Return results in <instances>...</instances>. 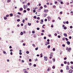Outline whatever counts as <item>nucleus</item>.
Wrapping results in <instances>:
<instances>
[{
    "label": "nucleus",
    "instance_id": "nucleus-1",
    "mask_svg": "<svg viewBox=\"0 0 73 73\" xmlns=\"http://www.w3.org/2000/svg\"><path fill=\"white\" fill-rule=\"evenodd\" d=\"M69 73H72V72H73V70H70L69 71Z\"/></svg>",
    "mask_w": 73,
    "mask_h": 73
},
{
    "label": "nucleus",
    "instance_id": "nucleus-2",
    "mask_svg": "<svg viewBox=\"0 0 73 73\" xmlns=\"http://www.w3.org/2000/svg\"><path fill=\"white\" fill-rule=\"evenodd\" d=\"M24 7L23 8H24V9H26V8H27V5H24Z\"/></svg>",
    "mask_w": 73,
    "mask_h": 73
},
{
    "label": "nucleus",
    "instance_id": "nucleus-3",
    "mask_svg": "<svg viewBox=\"0 0 73 73\" xmlns=\"http://www.w3.org/2000/svg\"><path fill=\"white\" fill-rule=\"evenodd\" d=\"M44 60H45L46 61L48 60V58L47 57V56H44Z\"/></svg>",
    "mask_w": 73,
    "mask_h": 73
},
{
    "label": "nucleus",
    "instance_id": "nucleus-4",
    "mask_svg": "<svg viewBox=\"0 0 73 73\" xmlns=\"http://www.w3.org/2000/svg\"><path fill=\"white\" fill-rule=\"evenodd\" d=\"M66 70H69V68L68 66H67V67L66 68Z\"/></svg>",
    "mask_w": 73,
    "mask_h": 73
},
{
    "label": "nucleus",
    "instance_id": "nucleus-5",
    "mask_svg": "<svg viewBox=\"0 0 73 73\" xmlns=\"http://www.w3.org/2000/svg\"><path fill=\"white\" fill-rule=\"evenodd\" d=\"M66 43L68 45H70V42L69 41H68Z\"/></svg>",
    "mask_w": 73,
    "mask_h": 73
},
{
    "label": "nucleus",
    "instance_id": "nucleus-6",
    "mask_svg": "<svg viewBox=\"0 0 73 73\" xmlns=\"http://www.w3.org/2000/svg\"><path fill=\"white\" fill-rule=\"evenodd\" d=\"M50 44V43L49 42H47V43H46L45 44V45H48V44Z\"/></svg>",
    "mask_w": 73,
    "mask_h": 73
},
{
    "label": "nucleus",
    "instance_id": "nucleus-7",
    "mask_svg": "<svg viewBox=\"0 0 73 73\" xmlns=\"http://www.w3.org/2000/svg\"><path fill=\"white\" fill-rule=\"evenodd\" d=\"M64 35L65 37H67V34H66L64 33Z\"/></svg>",
    "mask_w": 73,
    "mask_h": 73
},
{
    "label": "nucleus",
    "instance_id": "nucleus-8",
    "mask_svg": "<svg viewBox=\"0 0 73 73\" xmlns=\"http://www.w3.org/2000/svg\"><path fill=\"white\" fill-rule=\"evenodd\" d=\"M48 10H44V12H45V13L47 12H48Z\"/></svg>",
    "mask_w": 73,
    "mask_h": 73
},
{
    "label": "nucleus",
    "instance_id": "nucleus-9",
    "mask_svg": "<svg viewBox=\"0 0 73 73\" xmlns=\"http://www.w3.org/2000/svg\"><path fill=\"white\" fill-rule=\"evenodd\" d=\"M23 8H20L19 9L20 11H23Z\"/></svg>",
    "mask_w": 73,
    "mask_h": 73
},
{
    "label": "nucleus",
    "instance_id": "nucleus-10",
    "mask_svg": "<svg viewBox=\"0 0 73 73\" xmlns=\"http://www.w3.org/2000/svg\"><path fill=\"white\" fill-rule=\"evenodd\" d=\"M10 15L11 17H12V16H13V14L12 13L10 14Z\"/></svg>",
    "mask_w": 73,
    "mask_h": 73
},
{
    "label": "nucleus",
    "instance_id": "nucleus-11",
    "mask_svg": "<svg viewBox=\"0 0 73 73\" xmlns=\"http://www.w3.org/2000/svg\"><path fill=\"white\" fill-rule=\"evenodd\" d=\"M4 20H7V18L6 17H4Z\"/></svg>",
    "mask_w": 73,
    "mask_h": 73
},
{
    "label": "nucleus",
    "instance_id": "nucleus-12",
    "mask_svg": "<svg viewBox=\"0 0 73 73\" xmlns=\"http://www.w3.org/2000/svg\"><path fill=\"white\" fill-rule=\"evenodd\" d=\"M71 50V48H69V49H68V51H70V50Z\"/></svg>",
    "mask_w": 73,
    "mask_h": 73
},
{
    "label": "nucleus",
    "instance_id": "nucleus-13",
    "mask_svg": "<svg viewBox=\"0 0 73 73\" xmlns=\"http://www.w3.org/2000/svg\"><path fill=\"white\" fill-rule=\"evenodd\" d=\"M50 71V67H48V69H47V71L48 72H49Z\"/></svg>",
    "mask_w": 73,
    "mask_h": 73
},
{
    "label": "nucleus",
    "instance_id": "nucleus-14",
    "mask_svg": "<svg viewBox=\"0 0 73 73\" xmlns=\"http://www.w3.org/2000/svg\"><path fill=\"white\" fill-rule=\"evenodd\" d=\"M20 35H23V32H21V33H20Z\"/></svg>",
    "mask_w": 73,
    "mask_h": 73
},
{
    "label": "nucleus",
    "instance_id": "nucleus-15",
    "mask_svg": "<svg viewBox=\"0 0 73 73\" xmlns=\"http://www.w3.org/2000/svg\"><path fill=\"white\" fill-rule=\"evenodd\" d=\"M7 2V3H10V2H11V0H8Z\"/></svg>",
    "mask_w": 73,
    "mask_h": 73
},
{
    "label": "nucleus",
    "instance_id": "nucleus-16",
    "mask_svg": "<svg viewBox=\"0 0 73 73\" xmlns=\"http://www.w3.org/2000/svg\"><path fill=\"white\" fill-rule=\"evenodd\" d=\"M56 6L55 5H54L53 7V8H56Z\"/></svg>",
    "mask_w": 73,
    "mask_h": 73
},
{
    "label": "nucleus",
    "instance_id": "nucleus-17",
    "mask_svg": "<svg viewBox=\"0 0 73 73\" xmlns=\"http://www.w3.org/2000/svg\"><path fill=\"white\" fill-rule=\"evenodd\" d=\"M18 15H21V13L20 12H18Z\"/></svg>",
    "mask_w": 73,
    "mask_h": 73
},
{
    "label": "nucleus",
    "instance_id": "nucleus-18",
    "mask_svg": "<svg viewBox=\"0 0 73 73\" xmlns=\"http://www.w3.org/2000/svg\"><path fill=\"white\" fill-rule=\"evenodd\" d=\"M28 25L29 26H31V23H28Z\"/></svg>",
    "mask_w": 73,
    "mask_h": 73
},
{
    "label": "nucleus",
    "instance_id": "nucleus-19",
    "mask_svg": "<svg viewBox=\"0 0 73 73\" xmlns=\"http://www.w3.org/2000/svg\"><path fill=\"white\" fill-rule=\"evenodd\" d=\"M38 47H36L35 48V50H36L38 49Z\"/></svg>",
    "mask_w": 73,
    "mask_h": 73
},
{
    "label": "nucleus",
    "instance_id": "nucleus-20",
    "mask_svg": "<svg viewBox=\"0 0 73 73\" xmlns=\"http://www.w3.org/2000/svg\"><path fill=\"white\" fill-rule=\"evenodd\" d=\"M17 21H18V22H19V21H20V19H18L17 20Z\"/></svg>",
    "mask_w": 73,
    "mask_h": 73
},
{
    "label": "nucleus",
    "instance_id": "nucleus-21",
    "mask_svg": "<svg viewBox=\"0 0 73 73\" xmlns=\"http://www.w3.org/2000/svg\"><path fill=\"white\" fill-rule=\"evenodd\" d=\"M23 12H24V13H26V12H27V11L25 10H24Z\"/></svg>",
    "mask_w": 73,
    "mask_h": 73
},
{
    "label": "nucleus",
    "instance_id": "nucleus-22",
    "mask_svg": "<svg viewBox=\"0 0 73 73\" xmlns=\"http://www.w3.org/2000/svg\"><path fill=\"white\" fill-rule=\"evenodd\" d=\"M52 50L53 51H55V48H53L52 49Z\"/></svg>",
    "mask_w": 73,
    "mask_h": 73
},
{
    "label": "nucleus",
    "instance_id": "nucleus-23",
    "mask_svg": "<svg viewBox=\"0 0 73 73\" xmlns=\"http://www.w3.org/2000/svg\"><path fill=\"white\" fill-rule=\"evenodd\" d=\"M42 33H44V32H45V30H42Z\"/></svg>",
    "mask_w": 73,
    "mask_h": 73
},
{
    "label": "nucleus",
    "instance_id": "nucleus-24",
    "mask_svg": "<svg viewBox=\"0 0 73 73\" xmlns=\"http://www.w3.org/2000/svg\"><path fill=\"white\" fill-rule=\"evenodd\" d=\"M60 15H62V11H61L60 12Z\"/></svg>",
    "mask_w": 73,
    "mask_h": 73
},
{
    "label": "nucleus",
    "instance_id": "nucleus-25",
    "mask_svg": "<svg viewBox=\"0 0 73 73\" xmlns=\"http://www.w3.org/2000/svg\"><path fill=\"white\" fill-rule=\"evenodd\" d=\"M34 19H36V18H37V17H36V16H34Z\"/></svg>",
    "mask_w": 73,
    "mask_h": 73
},
{
    "label": "nucleus",
    "instance_id": "nucleus-26",
    "mask_svg": "<svg viewBox=\"0 0 73 73\" xmlns=\"http://www.w3.org/2000/svg\"><path fill=\"white\" fill-rule=\"evenodd\" d=\"M27 10L28 11H30V9L29 8H28L27 9Z\"/></svg>",
    "mask_w": 73,
    "mask_h": 73
},
{
    "label": "nucleus",
    "instance_id": "nucleus-27",
    "mask_svg": "<svg viewBox=\"0 0 73 73\" xmlns=\"http://www.w3.org/2000/svg\"><path fill=\"white\" fill-rule=\"evenodd\" d=\"M67 64L68 65H69L70 64V63L69 62H67Z\"/></svg>",
    "mask_w": 73,
    "mask_h": 73
},
{
    "label": "nucleus",
    "instance_id": "nucleus-28",
    "mask_svg": "<svg viewBox=\"0 0 73 73\" xmlns=\"http://www.w3.org/2000/svg\"><path fill=\"white\" fill-rule=\"evenodd\" d=\"M41 21L42 23H43V22H44V21H43V19H41Z\"/></svg>",
    "mask_w": 73,
    "mask_h": 73
},
{
    "label": "nucleus",
    "instance_id": "nucleus-29",
    "mask_svg": "<svg viewBox=\"0 0 73 73\" xmlns=\"http://www.w3.org/2000/svg\"><path fill=\"white\" fill-rule=\"evenodd\" d=\"M60 72H63V70H60Z\"/></svg>",
    "mask_w": 73,
    "mask_h": 73
},
{
    "label": "nucleus",
    "instance_id": "nucleus-30",
    "mask_svg": "<svg viewBox=\"0 0 73 73\" xmlns=\"http://www.w3.org/2000/svg\"><path fill=\"white\" fill-rule=\"evenodd\" d=\"M46 14H45L44 15V17H46Z\"/></svg>",
    "mask_w": 73,
    "mask_h": 73
},
{
    "label": "nucleus",
    "instance_id": "nucleus-31",
    "mask_svg": "<svg viewBox=\"0 0 73 73\" xmlns=\"http://www.w3.org/2000/svg\"><path fill=\"white\" fill-rule=\"evenodd\" d=\"M25 22V19H23V23H24Z\"/></svg>",
    "mask_w": 73,
    "mask_h": 73
},
{
    "label": "nucleus",
    "instance_id": "nucleus-32",
    "mask_svg": "<svg viewBox=\"0 0 73 73\" xmlns=\"http://www.w3.org/2000/svg\"><path fill=\"white\" fill-rule=\"evenodd\" d=\"M58 38H60L61 37V36H60V35H58Z\"/></svg>",
    "mask_w": 73,
    "mask_h": 73
},
{
    "label": "nucleus",
    "instance_id": "nucleus-33",
    "mask_svg": "<svg viewBox=\"0 0 73 73\" xmlns=\"http://www.w3.org/2000/svg\"><path fill=\"white\" fill-rule=\"evenodd\" d=\"M67 29V28H66V27H64V29Z\"/></svg>",
    "mask_w": 73,
    "mask_h": 73
},
{
    "label": "nucleus",
    "instance_id": "nucleus-34",
    "mask_svg": "<svg viewBox=\"0 0 73 73\" xmlns=\"http://www.w3.org/2000/svg\"><path fill=\"white\" fill-rule=\"evenodd\" d=\"M65 39H66V41H68V39L67 38H66Z\"/></svg>",
    "mask_w": 73,
    "mask_h": 73
},
{
    "label": "nucleus",
    "instance_id": "nucleus-35",
    "mask_svg": "<svg viewBox=\"0 0 73 73\" xmlns=\"http://www.w3.org/2000/svg\"><path fill=\"white\" fill-rule=\"evenodd\" d=\"M55 68V66H53L52 67V68L53 69H54Z\"/></svg>",
    "mask_w": 73,
    "mask_h": 73
},
{
    "label": "nucleus",
    "instance_id": "nucleus-36",
    "mask_svg": "<svg viewBox=\"0 0 73 73\" xmlns=\"http://www.w3.org/2000/svg\"><path fill=\"white\" fill-rule=\"evenodd\" d=\"M32 33H35V31H33L32 32Z\"/></svg>",
    "mask_w": 73,
    "mask_h": 73
},
{
    "label": "nucleus",
    "instance_id": "nucleus-37",
    "mask_svg": "<svg viewBox=\"0 0 73 73\" xmlns=\"http://www.w3.org/2000/svg\"><path fill=\"white\" fill-rule=\"evenodd\" d=\"M29 52L28 51H27L26 52V53L27 54H29Z\"/></svg>",
    "mask_w": 73,
    "mask_h": 73
},
{
    "label": "nucleus",
    "instance_id": "nucleus-38",
    "mask_svg": "<svg viewBox=\"0 0 73 73\" xmlns=\"http://www.w3.org/2000/svg\"><path fill=\"white\" fill-rule=\"evenodd\" d=\"M3 54H5L6 53V52L5 51H3Z\"/></svg>",
    "mask_w": 73,
    "mask_h": 73
},
{
    "label": "nucleus",
    "instance_id": "nucleus-39",
    "mask_svg": "<svg viewBox=\"0 0 73 73\" xmlns=\"http://www.w3.org/2000/svg\"><path fill=\"white\" fill-rule=\"evenodd\" d=\"M45 25H43L42 26V28H44V26H45Z\"/></svg>",
    "mask_w": 73,
    "mask_h": 73
},
{
    "label": "nucleus",
    "instance_id": "nucleus-40",
    "mask_svg": "<svg viewBox=\"0 0 73 73\" xmlns=\"http://www.w3.org/2000/svg\"><path fill=\"white\" fill-rule=\"evenodd\" d=\"M37 30H40V28L38 27L37 28Z\"/></svg>",
    "mask_w": 73,
    "mask_h": 73
},
{
    "label": "nucleus",
    "instance_id": "nucleus-41",
    "mask_svg": "<svg viewBox=\"0 0 73 73\" xmlns=\"http://www.w3.org/2000/svg\"><path fill=\"white\" fill-rule=\"evenodd\" d=\"M37 20H40V18L39 17H37Z\"/></svg>",
    "mask_w": 73,
    "mask_h": 73
},
{
    "label": "nucleus",
    "instance_id": "nucleus-42",
    "mask_svg": "<svg viewBox=\"0 0 73 73\" xmlns=\"http://www.w3.org/2000/svg\"><path fill=\"white\" fill-rule=\"evenodd\" d=\"M44 8H46L47 7V6L46 5H45L44 6Z\"/></svg>",
    "mask_w": 73,
    "mask_h": 73
},
{
    "label": "nucleus",
    "instance_id": "nucleus-43",
    "mask_svg": "<svg viewBox=\"0 0 73 73\" xmlns=\"http://www.w3.org/2000/svg\"><path fill=\"white\" fill-rule=\"evenodd\" d=\"M29 61L30 62H31L32 61V59H30L29 60Z\"/></svg>",
    "mask_w": 73,
    "mask_h": 73
},
{
    "label": "nucleus",
    "instance_id": "nucleus-44",
    "mask_svg": "<svg viewBox=\"0 0 73 73\" xmlns=\"http://www.w3.org/2000/svg\"><path fill=\"white\" fill-rule=\"evenodd\" d=\"M27 5H30V3H27Z\"/></svg>",
    "mask_w": 73,
    "mask_h": 73
},
{
    "label": "nucleus",
    "instance_id": "nucleus-45",
    "mask_svg": "<svg viewBox=\"0 0 73 73\" xmlns=\"http://www.w3.org/2000/svg\"><path fill=\"white\" fill-rule=\"evenodd\" d=\"M33 37H35V38H36V36L35 35H34V36H33Z\"/></svg>",
    "mask_w": 73,
    "mask_h": 73
},
{
    "label": "nucleus",
    "instance_id": "nucleus-46",
    "mask_svg": "<svg viewBox=\"0 0 73 73\" xmlns=\"http://www.w3.org/2000/svg\"><path fill=\"white\" fill-rule=\"evenodd\" d=\"M44 38L45 40V39H46V36H44Z\"/></svg>",
    "mask_w": 73,
    "mask_h": 73
},
{
    "label": "nucleus",
    "instance_id": "nucleus-47",
    "mask_svg": "<svg viewBox=\"0 0 73 73\" xmlns=\"http://www.w3.org/2000/svg\"><path fill=\"white\" fill-rule=\"evenodd\" d=\"M65 40V38H62V40H63V41H64Z\"/></svg>",
    "mask_w": 73,
    "mask_h": 73
},
{
    "label": "nucleus",
    "instance_id": "nucleus-48",
    "mask_svg": "<svg viewBox=\"0 0 73 73\" xmlns=\"http://www.w3.org/2000/svg\"><path fill=\"white\" fill-rule=\"evenodd\" d=\"M57 34L55 33L54 34V36H57Z\"/></svg>",
    "mask_w": 73,
    "mask_h": 73
},
{
    "label": "nucleus",
    "instance_id": "nucleus-49",
    "mask_svg": "<svg viewBox=\"0 0 73 73\" xmlns=\"http://www.w3.org/2000/svg\"><path fill=\"white\" fill-rule=\"evenodd\" d=\"M68 23H69V22H68V21H67L66 22V24H68Z\"/></svg>",
    "mask_w": 73,
    "mask_h": 73
},
{
    "label": "nucleus",
    "instance_id": "nucleus-50",
    "mask_svg": "<svg viewBox=\"0 0 73 73\" xmlns=\"http://www.w3.org/2000/svg\"><path fill=\"white\" fill-rule=\"evenodd\" d=\"M41 36H43V35H44V33H41Z\"/></svg>",
    "mask_w": 73,
    "mask_h": 73
},
{
    "label": "nucleus",
    "instance_id": "nucleus-51",
    "mask_svg": "<svg viewBox=\"0 0 73 73\" xmlns=\"http://www.w3.org/2000/svg\"><path fill=\"white\" fill-rule=\"evenodd\" d=\"M50 41V40H49V39H48L47 40V41L48 42H49Z\"/></svg>",
    "mask_w": 73,
    "mask_h": 73
},
{
    "label": "nucleus",
    "instance_id": "nucleus-52",
    "mask_svg": "<svg viewBox=\"0 0 73 73\" xmlns=\"http://www.w3.org/2000/svg\"><path fill=\"white\" fill-rule=\"evenodd\" d=\"M19 54L20 55H21L22 54V53L21 52H19Z\"/></svg>",
    "mask_w": 73,
    "mask_h": 73
},
{
    "label": "nucleus",
    "instance_id": "nucleus-53",
    "mask_svg": "<svg viewBox=\"0 0 73 73\" xmlns=\"http://www.w3.org/2000/svg\"><path fill=\"white\" fill-rule=\"evenodd\" d=\"M58 19H60V20H61V18H60V17H58Z\"/></svg>",
    "mask_w": 73,
    "mask_h": 73
},
{
    "label": "nucleus",
    "instance_id": "nucleus-54",
    "mask_svg": "<svg viewBox=\"0 0 73 73\" xmlns=\"http://www.w3.org/2000/svg\"><path fill=\"white\" fill-rule=\"evenodd\" d=\"M69 38L70 39H71V38H72V37L71 36H70L69 37Z\"/></svg>",
    "mask_w": 73,
    "mask_h": 73
},
{
    "label": "nucleus",
    "instance_id": "nucleus-55",
    "mask_svg": "<svg viewBox=\"0 0 73 73\" xmlns=\"http://www.w3.org/2000/svg\"><path fill=\"white\" fill-rule=\"evenodd\" d=\"M73 28V27L72 26H71L70 27V28H71V29H72Z\"/></svg>",
    "mask_w": 73,
    "mask_h": 73
},
{
    "label": "nucleus",
    "instance_id": "nucleus-56",
    "mask_svg": "<svg viewBox=\"0 0 73 73\" xmlns=\"http://www.w3.org/2000/svg\"><path fill=\"white\" fill-rule=\"evenodd\" d=\"M52 21L53 23H54V21H55V20H52Z\"/></svg>",
    "mask_w": 73,
    "mask_h": 73
},
{
    "label": "nucleus",
    "instance_id": "nucleus-57",
    "mask_svg": "<svg viewBox=\"0 0 73 73\" xmlns=\"http://www.w3.org/2000/svg\"><path fill=\"white\" fill-rule=\"evenodd\" d=\"M70 63H71V64H73V62H72V61H71V62H70Z\"/></svg>",
    "mask_w": 73,
    "mask_h": 73
},
{
    "label": "nucleus",
    "instance_id": "nucleus-58",
    "mask_svg": "<svg viewBox=\"0 0 73 73\" xmlns=\"http://www.w3.org/2000/svg\"><path fill=\"white\" fill-rule=\"evenodd\" d=\"M67 59V58L66 57H65V58H64V60H66Z\"/></svg>",
    "mask_w": 73,
    "mask_h": 73
},
{
    "label": "nucleus",
    "instance_id": "nucleus-59",
    "mask_svg": "<svg viewBox=\"0 0 73 73\" xmlns=\"http://www.w3.org/2000/svg\"><path fill=\"white\" fill-rule=\"evenodd\" d=\"M6 17H9V15H6Z\"/></svg>",
    "mask_w": 73,
    "mask_h": 73
},
{
    "label": "nucleus",
    "instance_id": "nucleus-60",
    "mask_svg": "<svg viewBox=\"0 0 73 73\" xmlns=\"http://www.w3.org/2000/svg\"><path fill=\"white\" fill-rule=\"evenodd\" d=\"M33 12L34 13H35V12H36V10H33Z\"/></svg>",
    "mask_w": 73,
    "mask_h": 73
},
{
    "label": "nucleus",
    "instance_id": "nucleus-61",
    "mask_svg": "<svg viewBox=\"0 0 73 73\" xmlns=\"http://www.w3.org/2000/svg\"><path fill=\"white\" fill-rule=\"evenodd\" d=\"M67 63L66 62V61H64V64H66Z\"/></svg>",
    "mask_w": 73,
    "mask_h": 73
},
{
    "label": "nucleus",
    "instance_id": "nucleus-62",
    "mask_svg": "<svg viewBox=\"0 0 73 73\" xmlns=\"http://www.w3.org/2000/svg\"><path fill=\"white\" fill-rule=\"evenodd\" d=\"M25 73H28V72L27 71H25L24 72Z\"/></svg>",
    "mask_w": 73,
    "mask_h": 73
},
{
    "label": "nucleus",
    "instance_id": "nucleus-63",
    "mask_svg": "<svg viewBox=\"0 0 73 73\" xmlns=\"http://www.w3.org/2000/svg\"><path fill=\"white\" fill-rule=\"evenodd\" d=\"M70 68H72V69H73V67L72 66H71L70 67Z\"/></svg>",
    "mask_w": 73,
    "mask_h": 73
},
{
    "label": "nucleus",
    "instance_id": "nucleus-64",
    "mask_svg": "<svg viewBox=\"0 0 73 73\" xmlns=\"http://www.w3.org/2000/svg\"><path fill=\"white\" fill-rule=\"evenodd\" d=\"M64 65L63 64H61V66H64Z\"/></svg>",
    "mask_w": 73,
    "mask_h": 73
}]
</instances>
